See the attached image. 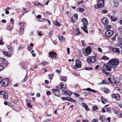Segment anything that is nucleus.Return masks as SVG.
Wrapping results in <instances>:
<instances>
[{
    "instance_id": "f257e3e1",
    "label": "nucleus",
    "mask_w": 122,
    "mask_h": 122,
    "mask_svg": "<svg viewBox=\"0 0 122 122\" xmlns=\"http://www.w3.org/2000/svg\"><path fill=\"white\" fill-rule=\"evenodd\" d=\"M119 63V61L118 60L115 58H113L111 59L108 62V63L110 64V65L113 66V67L114 69L116 67Z\"/></svg>"
},
{
    "instance_id": "f03ea898",
    "label": "nucleus",
    "mask_w": 122,
    "mask_h": 122,
    "mask_svg": "<svg viewBox=\"0 0 122 122\" xmlns=\"http://www.w3.org/2000/svg\"><path fill=\"white\" fill-rule=\"evenodd\" d=\"M109 64V66L108 65H105V64H104L103 67L104 68L103 69H102V72L105 74L106 75H109V74H110L109 73H108L106 72L104 68H106V70L109 71H111V68H113V67L112 66L110 65V64Z\"/></svg>"
},
{
    "instance_id": "7ed1b4c3",
    "label": "nucleus",
    "mask_w": 122,
    "mask_h": 122,
    "mask_svg": "<svg viewBox=\"0 0 122 122\" xmlns=\"http://www.w3.org/2000/svg\"><path fill=\"white\" fill-rule=\"evenodd\" d=\"M82 21L83 23L82 24V26L81 27V28L83 29L85 32L87 33V28L86 26V25H87L88 24L87 20L86 18H83L82 20Z\"/></svg>"
},
{
    "instance_id": "20e7f679",
    "label": "nucleus",
    "mask_w": 122,
    "mask_h": 122,
    "mask_svg": "<svg viewBox=\"0 0 122 122\" xmlns=\"http://www.w3.org/2000/svg\"><path fill=\"white\" fill-rule=\"evenodd\" d=\"M87 61L88 63H93L96 61V58L95 56H89L87 58Z\"/></svg>"
},
{
    "instance_id": "39448f33",
    "label": "nucleus",
    "mask_w": 122,
    "mask_h": 122,
    "mask_svg": "<svg viewBox=\"0 0 122 122\" xmlns=\"http://www.w3.org/2000/svg\"><path fill=\"white\" fill-rule=\"evenodd\" d=\"M81 61L79 60H77L76 61L75 64L74 66V68L75 69L81 67Z\"/></svg>"
},
{
    "instance_id": "423d86ee",
    "label": "nucleus",
    "mask_w": 122,
    "mask_h": 122,
    "mask_svg": "<svg viewBox=\"0 0 122 122\" xmlns=\"http://www.w3.org/2000/svg\"><path fill=\"white\" fill-rule=\"evenodd\" d=\"M113 31L108 30L105 33V36L107 37H110L113 34Z\"/></svg>"
},
{
    "instance_id": "0eeeda50",
    "label": "nucleus",
    "mask_w": 122,
    "mask_h": 122,
    "mask_svg": "<svg viewBox=\"0 0 122 122\" xmlns=\"http://www.w3.org/2000/svg\"><path fill=\"white\" fill-rule=\"evenodd\" d=\"M92 51L91 49L87 47L86 49H84L83 52L84 55L86 56L89 55Z\"/></svg>"
},
{
    "instance_id": "6e6552de",
    "label": "nucleus",
    "mask_w": 122,
    "mask_h": 122,
    "mask_svg": "<svg viewBox=\"0 0 122 122\" xmlns=\"http://www.w3.org/2000/svg\"><path fill=\"white\" fill-rule=\"evenodd\" d=\"M8 64L6 60L4 58H0V64H3L5 66H6Z\"/></svg>"
},
{
    "instance_id": "1a4fd4ad",
    "label": "nucleus",
    "mask_w": 122,
    "mask_h": 122,
    "mask_svg": "<svg viewBox=\"0 0 122 122\" xmlns=\"http://www.w3.org/2000/svg\"><path fill=\"white\" fill-rule=\"evenodd\" d=\"M112 97L117 100L119 101L120 99V96L118 94H113L112 95Z\"/></svg>"
},
{
    "instance_id": "9d476101",
    "label": "nucleus",
    "mask_w": 122,
    "mask_h": 122,
    "mask_svg": "<svg viewBox=\"0 0 122 122\" xmlns=\"http://www.w3.org/2000/svg\"><path fill=\"white\" fill-rule=\"evenodd\" d=\"M3 82L2 86L5 87L7 86L9 84L8 80L7 79H4L3 81Z\"/></svg>"
},
{
    "instance_id": "9b49d317",
    "label": "nucleus",
    "mask_w": 122,
    "mask_h": 122,
    "mask_svg": "<svg viewBox=\"0 0 122 122\" xmlns=\"http://www.w3.org/2000/svg\"><path fill=\"white\" fill-rule=\"evenodd\" d=\"M52 91L55 95L57 96L60 95V89L59 88L54 89Z\"/></svg>"
},
{
    "instance_id": "f8f14e48",
    "label": "nucleus",
    "mask_w": 122,
    "mask_h": 122,
    "mask_svg": "<svg viewBox=\"0 0 122 122\" xmlns=\"http://www.w3.org/2000/svg\"><path fill=\"white\" fill-rule=\"evenodd\" d=\"M102 22L103 24L105 25H107L108 22V19L107 18H104L102 19Z\"/></svg>"
},
{
    "instance_id": "ddd939ff",
    "label": "nucleus",
    "mask_w": 122,
    "mask_h": 122,
    "mask_svg": "<svg viewBox=\"0 0 122 122\" xmlns=\"http://www.w3.org/2000/svg\"><path fill=\"white\" fill-rule=\"evenodd\" d=\"M104 0H99L98 5L99 8H102L104 5Z\"/></svg>"
},
{
    "instance_id": "4468645a",
    "label": "nucleus",
    "mask_w": 122,
    "mask_h": 122,
    "mask_svg": "<svg viewBox=\"0 0 122 122\" xmlns=\"http://www.w3.org/2000/svg\"><path fill=\"white\" fill-rule=\"evenodd\" d=\"M49 57L51 58L56 57V54L53 52L50 51L49 53Z\"/></svg>"
},
{
    "instance_id": "2eb2a0df",
    "label": "nucleus",
    "mask_w": 122,
    "mask_h": 122,
    "mask_svg": "<svg viewBox=\"0 0 122 122\" xmlns=\"http://www.w3.org/2000/svg\"><path fill=\"white\" fill-rule=\"evenodd\" d=\"M24 25L23 24H22L21 25V26L20 28L19 32L20 34V35H23L24 33Z\"/></svg>"
},
{
    "instance_id": "dca6fc26",
    "label": "nucleus",
    "mask_w": 122,
    "mask_h": 122,
    "mask_svg": "<svg viewBox=\"0 0 122 122\" xmlns=\"http://www.w3.org/2000/svg\"><path fill=\"white\" fill-rule=\"evenodd\" d=\"M63 91H64V93L67 95L70 96L72 94V92L69 90H67L65 91V90H63Z\"/></svg>"
},
{
    "instance_id": "f3484780",
    "label": "nucleus",
    "mask_w": 122,
    "mask_h": 122,
    "mask_svg": "<svg viewBox=\"0 0 122 122\" xmlns=\"http://www.w3.org/2000/svg\"><path fill=\"white\" fill-rule=\"evenodd\" d=\"M7 48L10 52H13L14 51L13 48L11 46H7Z\"/></svg>"
},
{
    "instance_id": "a211bd4d",
    "label": "nucleus",
    "mask_w": 122,
    "mask_h": 122,
    "mask_svg": "<svg viewBox=\"0 0 122 122\" xmlns=\"http://www.w3.org/2000/svg\"><path fill=\"white\" fill-rule=\"evenodd\" d=\"M100 119L102 122H103L106 120V118L104 116L102 115L100 116Z\"/></svg>"
},
{
    "instance_id": "6ab92c4d",
    "label": "nucleus",
    "mask_w": 122,
    "mask_h": 122,
    "mask_svg": "<svg viewBox=\"0 0 122 122\" xmlns=\"http://www.w3.org/2000/svg\"><path fill=\"white\" fill-rule=\"evenodd\" d=\"M83 90L85 91V90H87L88 91H91L92 92H94L95 93L96 92V91H95L93 90H92L90 88H88L86 89H83Z\"/></svg>"
},
{
    "instance_id": "aec40b11",
    "label": "nucleus",
    "mask_w": 122,
    "mask_h": 122,
    "mask_svg": "<svg viewBox=\"0 0 122 122\" xmlns=\"http://www.w3.org/2000/svg\"><path fill=\"white\" fill-rule=\"evenodd\" d=\"M60 86L64 89L66 88V84L64 82H61L60 84Z\"/></svg>"
},
{
    "instance_id": "412c9836",
    "label": "nucleus",
    "mask_w": 122,
    "mask_h": 122,
    "mask_svg": "<svg viewBox=\"0 0 122 122\" xmlns=\"http://www.w3.org/2000/svg\"><path fill=\"white\" fill-rule=\"evenodd\" d=\"M2 52H3V53L4 55L6 56H8L9 57L10 56L11 54L10 53L6 51H3Z\"/></svg>"
},
{
    "instance_id": "4be33fe9",
    "label": "nucleus",
    "mask_w": 122,
    "mask_h": 122,
    "mask_svg": "<svg viewBox=\"0 0 122 122\" xmlns=\"http://www.w3.org/2000/svg\"><path fill=\"white\" fill-rule=\"evenodd\" d=\"M112 50L114 52H118L119 53L120 52L119 48H113L112 49Z\"/></svg>"
},
{
    "instance_id": "5701e85b",
    "label": "nucleus",
    "mask_w": 122,
    "mask_h": 122,
    "mask_svg": "<svg viewBox=\"0 0 122 122\" xmlns=\"http://www.w3.org/2000/svg\"><path fill=\"white\" fill-rule=\"evenodd\" d=\"M54 24L55 25L58 26L59 27H60L61 26L60 24L58 23V21L56 20L54 21Z\"/></svg>"
},
{
    "instance_id": "b1692460",
    "label": "nucleus",
    "mask_w": 122,
    "mask_h": 122,
    "mask_svg": "<svg viewBox=\"0 0 122 122\" xmlns=\"http://www.w3.org/2000/svg\"><path fill=\"white\" fill-rule=\"evenodd\" d=\"M58 36L59 39L60 41H62L63 40H65L63 36H61L60 35H59Z\"/></svg>"
},
{
    "instance_id": "393cba45",
    "label": "nucleus",
    "mask_w": 122,
    "mask_h": 122,
    "mask_svg": "<svg viewBox=\"0 0 122 122\" xmlns=\"http://www.w3.org/2000/svg\"><path fill=\"white\" fill-rule=\"evenodd\" d=\"M103 91L105 93H108L109 92V90L107 88H102Z\"/></svg>"
},
{
    "instance_id": "a878e982",
    "label": "nucleus",
    "mask_w": 122,
    "mask_h": 122,
    "mask_svg": "<svg viewBox=\"0 0 122 122\" xmlns=\"http://www.w3.org/2000/svg\"><path fill=\"white\" fill-rule=\"evenodd\" d=\"M111 20L113 21H116L117 20V18L115 16H111Z\"/></svg>"
},
{
    "instance_id": "bb28decb",
    "label": "nucleus",
    "mask_w": 122,
    "mask_h": 122,
    "mask_svg": "<svg viewBox=\"0 0 122 122\" xmlns=\"http://www.w3.org/2000/svg\"><path fill=\"white\" fill-rule=\"evenodd\" d=\"M3 98L5 99H7L8 98V94L7 93L5 92H4V93L3 94Z\"/></svg>"
},
{
    "instance_id": "cd10ccee",
    "label": "nucleus",
    "mask_w": 122,
    "mask_h": 122,
    "mask_svg": "<svg viewBox=\"0 0 122 122\" xmlns=\"http://www.w3.org/2000/svg\"><path fill=\"white\" fill-rule=\"evenodd\" d=\"M82 94L84 95L85 97H87L89 95V93L87 92H83L82 93Z\"/></svg>"
},
{
    "instance_id": "c85d7f7f",
    "label": "nucleus",
    "mask_w": 122,
    "mask_h": 122,
    "mask_svg": "<svg viewBox=\"0 0 122 122\" xmlns=\"http://www.w3.org/2000/svg\"><path fill=\"white\" fill-rule=\"evenodd\" d=\"M12 28V27L10 26H8L7 27V30L9 31H11Z\"/></svg>"
},
{
    "instance_id": "c756f323",
    "label": "nucleus",
    "mask_w": 122,
    "mask_h": 122,
    "mask_svg": "<svg viewBox=\"0 0 122 122\" xmlns=\"http://www.w3.org/2000/svg\"><path fill=\"white\" fill-rule=\"evenodd\" d=\"M92 110L94 111L98 110V108L96 106H93L92 107Z\"/></svg>"
},
{
    "instance_id": "7c9ffc66",
    "label": "nucleus",
    "mask_w": 122,
    "mask_h": 122,
    "mask_svg": "<svg viewBox=\"0 0 122 122\" xmlns=\"http://www.w3.org/2000/svg\"><path fill=\"white\" fill-rule=\"evenodd\" d=\"M40 63L43 66L46 65L47 64V62L44 61H42L41 63Z\"/></svg>"
},
{
    "instance_id": "2f4dec72",
    "label": "nucleus",
    "mask_w": 122,
    "mask_h": 122,
    "mask_svg": "<svg viewBox=\"0 0 122 122\" xmlns=\"http://www.w3.org/2000/svg\"><path fill=\"white\" fill-rule=\"evenodd\" d=\"M101 100H102L103 101L106 102H107V100L106 99L103 98L102 96H101Z\"/></svg>"
},
{
    "instance_id": "473e14b6",
    "label": "nucleus",
    "mask_w": 122,
    "mask_h": 122,
    "mask_svg": "<svg viewBox=\"0 0 122 122\" xmlns=\"http://www.w3.org/2000/svg\"><path fill=\"white\" fill-rule=\"evenodd\" d=\"M28 77V76L27 75H26L24 79L22 81V82H24L27 79Z\"/></svg>"
},
{
    "instance_id": "72a5a7b5",
    "label": "nucleus",
    "mask_w": 122,
    "mask_h": 122,
    "mask_svg": "<svg viewBox=\"0 0 122 122\" xmlns=\"http://www.w3.org/2000/svg\"><path fill=\"white\" fill-rule=\"evenodd\" d=\"M76 31L77 33L76 34V35L77 36L81 34L80 33V32L79 30L78 29H76Z\"/></svg>"
},
{
    "instance_id": "f704fd0d",
    "label": "nucleus",
    "mask_w": 122,
    "mask_h": 122,
    "mask_svg": "<svg viewBox=\"0 0 122 122\" xmlns=\"http://www.w3.org/2000/svg\"><path fill=\"white\" fill-rule=\"evenodd\" d=\"M79 11L81 12H83L84 11V9L80 8L78 9Z\"/></svg>"
},
{
    "instance_id": "c9c22d12",
    "label": "nucleus",
    "mask_w": 122,
    "mask_h": 122,
    "mask_svg": "<svg viewBox=\"0 0 122 122\" xmlns=\"http://www.w3.org/2000/svg\"><path fill=\"white\" fill-rule=\"evenodd\" d=\"M73 16L75 20H76L78 19L77 15V14H75Z\"/></svg>"
},
{
    "instance_id": "e433bc0d",
    "label": "nucleus",
    "mask_w": 122,
    "mask_h": 122,
    "mask_svg": "<svg viewBox=\"0 0 122 122\" xmlns=\"http://www.w3.org/2000/svg\"><path fill=\"white\" fill-rule=\"evenodd\" d=\"M83 2V0H82L81 1H78L77 3V5H78L79 4H81Z\"/></svg>"
},
{
    "instance_id": "4c0bfd02",
    "label": "nucleus",
    "mask_w": 122,
    "mask_h": 122,
    "mask_svg": "<svg viewBox=\"0 0 122 122\" xmlns=\"http://www.w3.org/2000/svg\"><path fill=\"white\" fill-rule=\"evenodd\" d=\"M27 105L28 107L29 108H31L32 107V106L31 105L30 103L27 102Z\"/></svg>"
},
{
    "instance_id": "58836bf2",
    "label": "nucleus",
    "mask_w": 122,
    "mask_h": 122,
    "mask_svg": "<svg viewBox=\"0 0 122 122\" xmlns=\"http://www.w3.org/2000/svg\"><path fill=\"white\" fill-rule=\"evenodd\" d=\"M103 59H106V60H108L109 58H108L107 56H104L101 58Z\"/></svg>"
},
{
    "instance_id": "ea45409f",
    "label": "nucleus",
    "mask_w": 122,
    "mask_h": 122,
    "mask_svg": "<svg viewBox=\"0 0 122 122\" xmlns=\"http://www.w3.org/2000/svg\"><path fill=\"white\" fill-rule=\"evenodd\" d=\"M62 81L65 82L66 80V77H62L61 79Z\"/></svg>"
},
{
    "instance_id": "a19ab883",
    "label": "nucleus",
    "mask_w": 122,
    "mask_h": 122,
    "mask_svg": "<svg viewBox=\"0 0 122 122\" xmlns=\"http://www.w3.org/2000/svg\"><path fill=\"white\" fill-rule=\"evenodd\" d=\"M53 76V75L52 74H51L49 75V78L51 80L52 79Z\"/></svg>"
},
{
    "instance_id": "79ce46f5",
    "label": "nucleus",
    "mask_w": 122,
    "mask_h": 122,
    "mask_svg": "<svg viewBox=\"0 0 122 122\" xmlns=\"http://www.w3.org/2000/svg\"><path fill=\"white\" fill-rule=\"evenodd\" d=\"M39 4H40V3L39 2H35L34 3V4L35 5H39Z\"/></svg>"
},
{
    "instance_id": "37998d69",
    "label": "nucleus",
    "mask_w": 122,
    "mask_h": 122,
    "mask_svg": "<svg viewBox=\"0 0 122 122\" xmlns=\"http://www.w3.org/2000/svg\"><path fill=\"white\" fill-rule=\"evenodd\" d=\"M4 69V67L0 64V71Z\"/></svg>"
},
{
    "instance_id": "c03bdc74",
    "label": "nucleus",
    "mask_w": 122,
    "mask_h": 122,
    "mask_svg": "<svg viewBox=\"0 0 122 122\" xmlns=\"http://www.w3.org/2000/svg\"><path fill=\"white\" fill-rule=\"evenodd\" d=\"M47 20H46L45 18H42L40 21L42 22H44L45 21Z\"/></svg>"
},
{
    "instance_id": "a18cd8bd",
    "label": "nucleus",
    "mask_w": 122,
    "mask_h": 122,
    "mask_svg": "<svg viewBox=\"0 0 122 122\" xmlns=\"http://www.w3.org/2000/svg\"><path fill=\"white\" fill-rule=\"evenodd\" d=\"M111 28V25H109L106 26V28L108 29H110Z\"/></svg>"
},
{
    "instance_id": "49530a36",
    "label": "nucleus",
    "mask_w": 122,
    "mask_h": 122,
    "mask_svg": "<svg viewBox=\"0 0 122 122\" xmlns=\"http://www.w3.org/2000/svg\"><path fill=\"white\" fill-rule=\"evenodd\" d=\"M107 111L108 112H111V110L109 108H107L106 109Z\"/></svg>"
},
{
    "instance_id": "de8ad7c7",
    "label": "nucleus",
    "mask_w": 122,
    "mask_h": 122,
    "mask_svg": "<svg viewBox=\"0 0 122 122\" xmlns=\"http://www.w3.org/2000/svg\"><path fill=\"white\" fill-rule=\"evenodd\" d=\"M46 94L48 96H49L51 95V93L50 91H48L46 92Z\"/></svg>"
},
{
    "instance_id": "09e8293b",
    "label": "nucleus",
    "mask_w": 122,
    "mask_h": 122,
    "mask_svg": "<svg viewBox=\"0 0 122 122\" xmlns=\"http://www.w3.org/2000/svg\"><path fill=\"white\" fill-rule=\"evenodd\" d=\"M74 94L75 96L77 97H78L80 96V95L77 94L76 93H74Z\"/></svg>"
},
{
    "instance_id": "8fccbe9b",
    "label": "nucleus",
    "mask_w": 122,
    "mask_h": 122,
    "mask_svg": "<svg viewBox=\"0 0 122 122\" xmlns=\"http://www.w3.org/2000/svg\"><path fill=\"white\" fill-rule=\"evenodd\" d=\"M67 54L68 55L70 53V48H68L67 49Z\"/></svg>"
},
{
    "instance_id": "3c124183",
    "label": "nucleus",
    "mask_w": 122,
    "mask_h": 122,
    "mask_svg": "<svg viewBox=\"0 0 122 122\" xmlns=\"http://www.w3.org/2000/svg\"><path fill=\"white\" fill-rule=\"evenodd\" d=\"M85 109L87 111H88L89 110V109L88 108V106L87 105L86 107H85Z\"/></svg>"
},
{
    "instance_id": "603ef678",
    "label": "nucleus",
    "mask_w": 122,
    "mask_h": 122,
    "mask_svg": "<svg viewBox=\"0 0 122 122\" xmlns=\"http://www.w3.org/2000/svg\"><path fill=\"white\" fill-rule=\"evenodd\" d=\"M85 69L86 70H90L92 69V68H91L90 67H87V68H85Z\"/></svg>"
},
{
    "instance_id": "864d4df0",
    "label": "nucleus",
    "mask_w": 122,
    "mask_h": 122,
    "mask_svg": "<svg viewBox=\"0 0 122 122\" xmlns=\"http://www.w3.org/2000/svg\"><path fill=\"white\" fill-rule=\"evenodd\" d=\"M99 7V5H97L96 4L95 5V8H96V9H97Z\"/></svg>"
},
{
    "instance_id": "5fc2aeb1",
    "label": "nucleus",
    "mask_w": 122,
    "mask_h": 122,
    "mask_svg": "<svg viewBox=\"0 0 122 122\" xmlns=\"http://www.w3.org/2000/svg\"><path fill=\"white\" fill-rule=\"evenodd\" d=\"M92 122H98V121L96 119H93Z\"/></svg>"
},
{
    "instance_id": "6e6d98bb",
    "label": "nucleus",
    "mask_w": 122,
    "mask_h": 122,
    "mask_svg": "<svg viewBox=\"0 0 122 122\" xmlns=\"http://www.w3.org/2000/svg\"><path fill=\"white\" fill-rule=\"evenodd\" d=\"M4 43L3 41L1 40H0V45H2L4 44Z\"/></svg>"
},
{
    "instance_id": "4d7b16f0",
    "label": "nucleus",
    "mask_w": 122,
    "mask_h": 122,
    "mask_svg": "<svg viewBox=\"0 0 122 122\" xmlns=\"http://www.w3.org/2000/svg\"><path fill=\"white\" fill-rule=\"evenodd\" d=\"M107 12V11L106 10H103L102 11V13H106Z\"/></svg>"
},
{
    "instance_id": "13d9d810",
    "label": "nucleus",
    "mask_w": 122,
    "mask_h": 122,
    "mask_svg": "<svg viewBox=\"0 0 122 122\" xmlns=\"http://www.w3.org/2000/svg\"><path fill=\"white\" fill-rule=\"evenodd\" d=\"M71 97H67L66 98V100L70 101V99L71 98Z\"/></svg>"
},
{
    "instance_id": "bf43d9fd",
    "label": "nucleus",
    "mask_w": 122,
    "mask_h": 122,
    "mask_svg": "<svg viewBox=\"0 0 122 122\" xmlns=\"http://www.w3.org/2000/svg\"><path fill=\"white\" fill-rule=\"evenodd\" d=\"M82 106L85 107H86L87 105L84 103H82Z\"/></svg>"
},
{
    "instance_id": "052dcab7",
    "label": "nucleus",
    "mask_w": 122,
    "mask_h": 122,
    "mask_svg": "<svg viewBox=\"0 0 122 122\" xmlns=\"http://www.w3.org/2000/svg\"><path fill=\"white\" fill-rule=\"evenodd\" d=\"M40 96V93H37L36 94V97H39Z\"/></svg>"
},
{
    "instance_id": "680f3d73",
    "label": "nucleus",
    "mask_w": 122,
    "mask_h": 122,
    "mask_svg": "<svg viewBox=\"0 0 122 122\" xmlns=\"http://www.w3.org/2000/svg\"><path fill=\"white\" fill-rule=\"evenodd\" d=\"M81 42L82 43V45L83 46H85V44L84 43V42L82 40H81Z\"/></svg>"
},
{
    "instance_id": "e2e57ef3",
    "label": "nucleus",
    "mask_w": 122,
    "mask_h": 122,
    "mask_svg": "<svg viewBox=\"0 0 122 122\" xmlns=\"http://www.w3.org/2000/svg\"><path fill=\"white\" fill-rule=\"evenodd\" d=\"M13 42L14 43H15L16 44L18 42L16 40H14Z\"/></svg>"
},
{
    "instance_id": "0e129e2a",
    "label": "nucleus",
    "mask_w": 122,
    "mask_h": 122,
    "mask_svg": "<svg viewBox=\"0 0 122 122\" xmlns=\"http://www.w3.org/2000/svg\"><path fill=\"white\" fill-rule=\"evenodd\" d=\"M70 101L72 102H75V100H74L72 98H71Z\"/></svg>"
},
{
    "instance_id": "69168bd1",
    "label": "nucleus",
    "mask_w": 122,
    "mask_h": 122,
    "mask_svg": "<svg viewBox=\"0 0 122 122\" xmlns=\"http://www.w3.org/2000/svg\"><path fill=\"white\" fill-rule=\"evenodd\" d=\"M2 23H5L6 22V21L5 20H2Z\"/></svg>"
},
{
    "instance_id": "338daca9",
    "label": "nucleus",
    "mask_w": 122,
    "mask_h": 122,
    "mask_svg": "<svg viewBox=\"0 0 122 122\" xmlns=\"http://www.w3.org/2000/svg\"><path fill=\"white\" fill-rule=\"evenodd\" d=\"M32 49V48L30 47H28L27 48L28 50L29 51Z\"/></svg>"
},
{
    "instance_id": "774afa93",
    "label": "nucleus",
    "mask_w": 122,
    "mask_h": 122,
    "mask_svg": "<svg viewBox=\"0 0 122 122\" xmlns=\"http://www.w3.org/2000/svg\"><path fill=\"white\" fill-rule=\"evenodd\" d=\"M56 72L58 74H59L61 73V72L59 70H58L57 69L56 70Z\"/></svg>"
}]
</instances>
